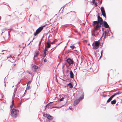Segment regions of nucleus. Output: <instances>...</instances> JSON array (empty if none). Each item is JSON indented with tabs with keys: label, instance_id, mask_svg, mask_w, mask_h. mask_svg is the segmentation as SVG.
<instances>
[{
	"label": "nucleus",
	"instance_id": "nucleus-1",
	"mask_svg": "<svg viewBox=\"0 0 122 122\" xmlns=\"http://www.w3.org/2000/svg\"><path fill=\"white\" fill-rule=\"evenodd\" d=\"M100 45V43L98 41H94L92 44V48L96 50L98 48Z\"/></svg>",
	"mask_w": 122,
	"mask_h": 122
},
{
	"label": "nucleus",
	"instance_id": "nucleus-2",
	"mask_svg": "<svg viewBox=\"0 0 122 122\" xmlns=\"http://www.w3.org/2000/svg\"><path fill=\"white\" fill-rule=\"evenodd\" d=\"M17 110L16 109L13 108L11 112V115L13 117H15L17 116Z\"/></svg>",
	"mask_w": 122,
	"mask_h": 122
},
{
	"label": "nucleus",
	"instance_id": "nucleus-3",
	"mask_svg": "<svg viewBox=\"0 0 122 122\" xmlns=\"http://www.w3.org/2000/svg\"><path fill=\"white\" fill-rule=\"evenodd\" d=\"M9 29H7L6 28L4 29L3 30V32L2 34L5 32V31H6L5 33H6L5 36L7 37V38L9 37V33L10 31H7V30Z\"/></svg>",
	"mask_w": 122,
	"mask_h": 122
},
{
	"label": "nucleus",
	"instance_id": "nucleus-4",
	"mask_svg": "<svg viewBox=\"0 0 122 122\" xmlns=\"http://www.w3.org/2000/svg\"><path fill=\"white\" fill-rule=\"evenodd\" d=\"M104 27L106 28H109V30L108 31V33H110H110H111L112 35V33L111 32L110 30V28L109 27V26L108 24H107V23L106 22L104 21Z\"/></svg>",
	"mask_w": 122,
	"mask_h": 122
},
{
	"label": "nucleus",
	"instance_id": "nucleus-5",
	"mask_svg": "<svg viewBox=\"0 0 122 122\" xmlns=\"http://www.w3.org/2000/svg\"><path fill=\"white\" fill-rule=\"evenodd\" d=\"M102 24H97L96 26L95 25L94 27V29L95 30H99L100 28L101 27Z\"/></svg>",
	"mask_w": 122,
	"mask_h": 122
},
{
	"label": "nucleus",
	"instance_id": "nucleus-6",
	"mask_svg": "<svg viewBox=\"0 0 122 122\" xmlns=\"http://www.w3.org/2000/svg\"><path fill=\"white\" fill-rule=\"evenodd\" d=\"M68 64L69 66H70L71 64H73L74 63L73 61L70 58H68L66 61Z\"/></svg>",
	"mask_w": 122,
	"mask_h": 122
},
{
	"label": "nucleus",
	"instance_id": "nucleus-7",
	"mask_svg": "<svg viewBox=\"0 0 122 122\" xmlns=\"http://www.w3.org/2000/svg\"><path fill=\"white\" fill-rule=\"evenodd\" d=\"M101 10L103 16L106 18V15L104 9L103 7H102L101 8Z\"/></svg>",
	"mask_w": 122,
	"mask_h": 122
},
{
	"label": "nucleus",
	"instance_id": "nucleus-8",
	"mask_svg": "<svg viewBox=\"0 0 122 122\" xmlns=\"http://www.w3.org/2000/svg\"><path fill=\"white\" fill-rule=\"evenodd\" d=\"M97 20L98 21V22L99 24H103V20L102 18L100 16L98 15L97 16Z\"/></svg>",
	"mask_w": 122,
	"mask_h": 122
},
{
	"label": "nucleus",
	"instance_id": "nucleus-9",
	"mask_svg": "<svg viewBox=\"0 0 122 122\" xmlns=\"http://www.w3.org/2000/svg\"><path fill=\"white\" fill-rule=\"evenodd\" d=\"M80 100H79L77 99L74 101L73 103V105L74 106L76 105L80 102Z\"/></svg>",
	"mask_w": 122,
	"mask_h": 122
},
{
	"label": "nucleus",
	"instance_id": "nucleus-10",
	"mask_svg": "<svg viewBox=\"0 0 122 122\" xmlns=\"http://www.w3.org/2000/svg\"><path fill=\"white\" fill-rule=\"evenodd\" d=\"M56 103L55 102H50L47 104L46 107L47 106H52L53 105H56Z\"/></svg>",
	"mask_w": 122,
	"mask_h": 122
},
{
	"label": "nucleus",
	"instance_id": "nucleus-11",
	"mask_svg": "<svg viewBox=\"0 0 122 122\" xmlns=\"http://www.w3.org/2000/svg\"><path fill=\"white\" fill-rule=\"evenodd\" d=\"M47 9V6L46 5L43 6L41 8V11H45Z\"/></svg>",
	"mask_w": 122,
	"mask_h": 122
},
{
	"label": "nucleus",
	"instance_id": "nucleus-12",
	"mask_svg": "<svg viewBox=\"0 0 122 122\" xmlns=\"http://www.w3.org/2000/svg\"><path fill=\"white\" fill-rule=\"evenodd\" d=\"M45 26V25H43L42 26H41L39 27L37 30H38L40 31V32L43 29V27Z\"/></svg>",
	"mask_w": 122,
	"mask_h": 122
},
{
	"label": "nucleus",
	"instance_id": "nucleus-13",
	"mask_svg": "<svg viewBox=\"0 0 122 122\" xmlns=\"http://www.w3.org/2000/svg\"><path fill=\"white\" fill-rule=\"evenodd\" d=\"M84 93H82L81 96L78 99L79 100H80V101L83 99L84 98Z\"/></svg>",
	"mask_w": 122,
	"mask_h": 122
},
{
	"label": "nucleus",
	"instance_id": "nucleus-14",
	"mask_svg": "<svg viewBox=\"0 0 122 122\" xmlns=\"http://www.w3.org/2000/svg\"><path fill=\"white\" fill-rule=\"evenodd\" d=\"M96 30L95 31V30H94L92 31V30L91 31L92 34V36L96 37Z\"/></svg>",
	"mask_w": 122,
	"mask_h": 122
},
{
	"label": "nucleus",
	"instance_id": "nucleus-15",
	"mask_svg": "<svg viewBox=\"0 0 122 122\" xmlns=\"http://www.w3.org/2000/svg\"><path fill=\"white\" fill-rule=\"evenodd\" d=\"M14 104V100H12V104L10 106V110H11L12 108L13 107Z\"/></svg>",
	"mask_w": 122,
	"mask_h": 122
},
{
	"label": "nucleus",
	"instance_id": "nucleus-16",
	"mask_svg": "<svg viewBox=\"0 0 122 122\" xmlns=\"http://www.w3.org/2000/svg\"><path fill=\"white\" fill-rule=\"evenodd\" d=\"M32 68L34 69V71H36V70L38 69V67L37 66L34 65L32 66Z\"/></svg>",
	"mask_w": 122,
	"mask_h": 122
},
{
	"label": "nucleus",
	"instance_id": "nucleus-17",
	"mask_svg": "<svg viewBox=\"0 0 122 122\" xmlns=\"http://www.w3.org/2000/svg\"><path fill=\"white\" fill-rule=\"evenodd\" d=\"M70 77L73 78L74 77V74L71 71L70 72Z\"/></svg>",
	"mask_w": 122,
	"mask_h": 122
},
{
	"label": "nucleus",
	"instance_id": "nucleus-18",
	"mask_svg": "<svg viewBox=\"0 0 122 122\" xmlns=\"http://www.w3.org/2000/svg\"><path fill=\"white\" fill-rule=\"evenodd\" d=\"M97 24H99V23L98 22V21H94L92 25L94 26L95 25H97Z\"/></svg>",
	"mask_w": 122,
	"mask_h": 122
},
{
	"label": "nucleus",
	"instance_id": "nucleus-19",
	"mask_svg": "<svg viewBox=\"0 0 122 122\" xmlns=\"http://www.w3.org/2000/svg\"><path fill=\"white\" fill-rule=\"evenodd\" d=\"M14 56H13V57L12 56H10L9 57H7V58L8 59L9 58H10V59L11 60L10 61H10L11 62H13L12 61H12V60H14Z\"/></svg>",
	"mask_w": 122,
	"mask_h": 122
},
{
	"label": "nucleus",
	"instance_id": "nucleus-20",
	"mask_svg": "<svg viewBox=\"0 0 122 122\" xmlns=\"http://www.w3.org/2000/svg\"><path fill=\"white\" fill-rule=\"evenodd\" d=\"M40 32L38 30H36L35 32L34 33V36L37 35Z\"/></svg>",
	"mask_w": 122,
	"mask_h": 122
},
{
	"label": "nucleus",
	"instance_id": "nucleus-21",
	"mask_svg": "<svg viewBox=\"0 0 122 122\" xmlns=\"http://www.w3.org/2000/svg\"><path fill=\"white\" fill-rule=\"evenodd\" d=\"M67 85L69 86V88H71L73 87V86L71 84V83H69Z\"/></svg>",
	"mask_w": 122,
	"mask_h": 122
},
{
	"label": "nucleus",
	"instance_id": "nucleus-22",
	"mask_svg": "<svg viewBox=\"0 0 122 122\" xmlns=\"http://www.w3.org/2000/svg\"><path fill=\"white\" fill-rule=\"evenodd\" d=\"M116 102V100L114 99L111 102V103L112 104H115Z\"/></svg>",
	"mask_w": 122,
	"mask_h": 122
},
{
	"label": "nucleus",
	"instance_id": "nucleus-23",
	"mask_svg": "<svg viewBox=\"0 0 122 122\" xmlns=\"http://www.w3.org/2000/svg\"><path fill=\"white\" fill-rule=\"evenodd\" d=\"M47 48H49L50 47L51 45L49 43V41L47 42Z\"/></svg>",
	"mask_w": 122,
	"mask_h": 122
},
{
	"label": "nucleus",
	"instance_id": "nucleus-24",
	"mask_svg": "<svg viewBox=\"0 0 122 122\" xmlns=\"http://www.w3.org/2000/svg\"><path fill=\"white\" fill-rule=\"evenodd\" d=\"M63 96H65L63 95H62L60 97V101H62L63 100V99H64V97H62Z\"/></svg>",
	"mask_w": 122,
	"mask_h": 122
},
{
	"label": "nucleus",
	"instance_id": "nucleus-25",
	"mask_svg": "<svg viewBox=\"0 0 122 122\" xmlns=\"http://www.w3.org/2000/svg\"><path fill=\"white\" fill-rule=\"evenodd\" d=\"M47 118L49 120H51L53 119V117L50 116L49 115H48V117H47Z\"/></svg>",
	"mask_w": 122,
	"mask_h": 122
},
{
	"label": "nucleus",
	"instance_id": "nucleus-26",
	"mask_svg": "<svg viewBox=\"0 0 122 122\" xmlns=\"http://www.w3.org/2000/svg\"><path fill=\"white\" fill-rule=\"evenodd\" d=\"M112 98L110 97L107 101V102L108 103L109 102L112 100Z\"/></svg>",
	"mask_w": 122,
	"mask_h": 122
},
{
	"label": "nucleus",
	"instance_id": "nucleus-27",
	"mask_svg": "<svg viewBox=\"0 0 122 122\" xmlns=\"http://www.w3.org/2000/svg\"><path fill=\"white\" fill-rule=\"evenodd\" d=\"M46 45L45 44V47L44 49V52H47L48 50H47V49L46 48Z\"/></svg>",
	"mask_w": 122,
	"mask_h": 122
},
{
	"label": "nucleus",
	"instance_id": "nucleus-28",
	"mask_svg": "<svg viewBox=\"0 0 122 122\" xmlns=\"http://www.w3.org/2000/svg\"><path fill=\"white\" fill-rule=\"evenodd\" d=\"M43 56L44 57H45L46 56L47 54V52H43Z\"/></svg>",
	"mask_w": 122,
	"mask_h": 122
},
{
	"label": "nucleus",
	"instance_id": "nucleus-29",
	"mask_svg": "<svg viewBox=\"0 0 122 122\" xmlns=\"http://www.w3.org/2000/svg\"><path fill=\"white\" fill-rule=\"evenodd\" d=\"M81 61V63L82 62V59L81 58H79L78 60H77L78 63L79 61Z\"/></svg>",
	"mask_w": 122,
	"mask_h": 122
},
{
	"label": "nucleus",
	"instance_id": "nucleus-30",
	"mask_svg": "<svg viewBox=\"0 0 122 122\" xmlns=\"http://www.w3.org/2000/svg\"><path fill=\"white\" fill-rule=\"evenodd\" d=\"M121 93V92H120V91H118V92H117L115 94L116 95H119V94H120Z\"/></svg>",
	"mask_w": 122,
	"mask_h": 122
},
{
	"label": "nucleus",
	"instance_id": "nucleus-31",
	"mask_svg": "<svg viewBox=\"0 0 122 122\" xmlns=\"http://www.w3.org/2000/svg\"><path fill=\"white\" fill-rule=\"evenodd\" d=\"M34 18L35 19L37 20V19H38L39 18L38 16V17H37L35 15H34Z\"/></svg>",
	"mask_w": 122,
	"mask_h": 122
},
{
	"label": "nucleus",
	"instance_id": "nucleus-32",
	"mask_svg": "<svg viewBox=\"0 0 122 122\" xmlns=\"http://www.w3.org/2000/svg\"><path fill=\"white\" fill-rule=\"evenodd\" d=\"M48 114H44L43 115V116L44 117H47H47H48Z\"/></svg>",
	"mask_w": 122,
	"mask_h": 122
},
{
	"label": "nucleus",
	"instance_id": "nucleus-33",
	"mask_svg": "<svg viewBox=\"0 0 122 122\" xmlns=\"http://www.w3.org/2000/svg\"><path fill=\"white\" fill-rule=\"evenodd\" d=\"M116 96L115 94V93L114 94L112 95L111 97L112 98L114 97L115 96Z\"/></svg>",
	"mask_w": 122,
	"mask_h": 122
},
{
	"label": "nucleus",
	"instance_id": "nucleus-34",
	"mask_svg": "<svg viewBox=\"0 0 122 122\" xmlns=\"http://www.w3.org/2000/svg\"><path fill=\"white\" fill-rule=\"evenodd\" d=\"M38 54L37 53H35V54L34 55V57H36L37 55H38Z\"/></svg>",
	"mask_w": 122,
	"mask_h": 122
},
{
	"label": "nucleus",
	"instance_id": "nucleus-35",
	"mask_svg": "<svg viewBox=\"0 0 122 122\" xmlns=\"http://www.w3.org/2000/svg\"><path fill=\"white\" fill-rule=\"evenodd\" d=\"M70 47L71 48H72V49H73L75 47V46H70Z\"/></svg>",
	"mask_w": 122,
	"mask_h": 122
},
{
	"label": "nucleus",
	"instance_id": "nucleus-36",
	"mask_svg": "<svg viewBox=\"0 0 122 122\" xmlns=\"http://www.w3.org/2000/svg\"><path fill=\"white\" fill-rule=\"evenodd\" d=\"M16 90H17L16 89H15L14 91V93H13L14 95H15V92L16 91Z\"/></svg>",
	"mask_w": 122,
	"mask_h": 122
},
{
	"label": "nucleus",
	"instance_id": "nucleus-37",
	"mask_svg": "<svg viewBox=\"0 0 122 122\" xmlns=\"http://www.w3.org/2000/svg\"><path fill=\"white\" fill-rule=\"evenodd\" d=\"M31 82V81H29L28 83H27V85L28 86L29 84Z\"/></svg>",
	"mask_w": 122,
	"mask_h": 122
},
{
	"label": "nucleus",
	"instance_id": "nucleus-38",
	"mask_svg": "<svg viewBox=\"0 0 122 122\" xmlns=\"http://www.w3.org/2000/svg\"><path fill=\"white\" fill-rule=\"evenodd\" d=\"M94 4L95 6H97V2H95Z\"/></svg>",
	"mask_w": 122,
	"mask_h": 122
},
{
	"label": "nucleus",
	"instance_id": "nucleus-39",
	"mask_svg": "<svg viewBox=\"0 0 122 122\" xmlns=\"http://www.w3.org/2000/svg\"><path fill=\"white\" fill-rule=\"evenodd\" d=\"M3 57V56L2 55H1V54H0V59H1Z\"/></svg>",
	"mask_w": 122,
	"mask_h": 122
},
{
	"label": "nucleus",
	"instance_id": "nucleus-40",
	"mask_svg": "<svg viewBox=\"0 0 122 122\" xmlns=\"http://www.w3.org/2000/svg\"><path fill=\"white\" fill-rule=\"evenodd\" d=\"M42 38L41 40V41H40V42H39V45H40V44H41V41H42Z\"/></svg>",
	"mask_w": 122,
	"mask_h": 122
},
{
	"label": "nucleus",
	"instance_id": "nucleus-41",
	"mask_svg": "<svg viewBox=\"0 0 122 122\" xmlns=\"http://www.w3.org/2000/svg\"><path fill=\"white\" fill-rule=\"evenodd\" d=\"M96 36L97 35H98L99 34V33L98 32H97L96 33Z\"/></svg>",
	"mask_w": 122,
	"mask_h": 122
},
{
	"label": "nucleus",
	"instance_id": "nucleus-42",
	"mask_svg": "<svg viewBox=\"0 0 122 122\" xmlns=\"http://www.w3.org/2000/svg\"><path fill=\"white\" fill-rule=\"evenodd\" d=\"M103 53V50H102L101 51V55L100 57H101V56H102V53Z\"/></svg>",
	"mask_w": 122,
	"mask_h": 122
},
{
	"label": "nucleus",
	"instance_id": "nucleus-43",
	"mask_svg": "<svg viewBox=\"0 0 122 122\" xmlns=\"http://www.w3.org/2000/svg\"><path fill=\"white\" fill-rule=\"evenodd\" d=\"M47 61V60L46 59V58H45L44 59V61L45 62H46Z\"/></svg>",
	"mask_w": 122,
	"mask_h": 122
},
{
	"label": "nucleus",
	"instance_id": "nucleus-44",
	"mask_svg": "<svg viewBox=\"0 0 122 122\" xmlns=\"http://www.w3.org/2000/svg\"><path fill=\"white\" fill-rule=\"evenodd\" d=\"M104 33H105V37L106 36V34H107V32L106 31H104Z\"/></svg>",
	"mask_w": 122,
	"mask_h": 122
},
{
	"label": "nucleus",
	"instance_id": "nucleus-45",
	"mask_svg": "<svg viewBox=\"0 0 122 122\" xmlns=\"http://www.w3.org/2000/svg\"><path fill=\"white\" fill-rule=\"evenodd\" d=\"M6 77H5V79H4V83H6V81H5V79H6Z\"/></svg>",
	"mask_w": 122,
	"mask_h": 122
},
{
	"label": "nucleus",
	"instance_id": "nucleus-46",
	"mask_svg": "<svg viewBox=\"0 0 122 122\" xmlns=\"http://www.w3.org/2000/svg\"><path fill=\"white\" fill-rule=\"evenodd\" d=\"M102 96L104 97H105L107 96V95H104L103 94L102 95Z\"/></svg>",
	"mask_w": 122,
	"mask_h": 122
},
{
	"label": "nucleus",
	"instance_id": "nucleus-47",
	"mask_svg": "<svg viewBox=\"0 0 122 122\" xmlns=\"http://www.w3.org/2000/svg\"><path fill=\"white\" fill-rule=\"evenodd\" d=\"M108 35L107 34H106V36L105 37H106V36H108Z\"/></svg>",
	"mask_w": 122,
	"mask_h": 122
},
{
	"label": "nucleus",
	"instance_id": "nucleus-48",
	"mask_svg": "<svg viewBox=\"0 0 122 122\" xmlns=\"http://www.w3.org/2000/svg\"><path fill=\"white\" fill-rule=\"evenodd\" d=\"M28 73L29 74H30L31 75H32V73H31H31H30L29 72H28Z\"/></svg>",
	"mask_w": 122,
	"mask_h": 122
},
{
	"label": "nucleus",
	"instance_id": "nucleus-49",
	"mask_svg": "<svg viewBox=\"0 0 122 122\" xmlns=\"http://www.w3.org/2000/svg\"><path fill=\"white\" fill-rule=\"evenodd\" d=\"M54 42V41H53L51 43V44H52Z\"/></svg>",
	"mask_w": 122,
	"mask_h": 122
},
{
	"label": "nucleus",
	"instance_id": "nucleus-50",
	"mask_svg": "<svg viewBox=\"0 0 122 122\" xmlns=\"http://www.w3.org/2000/svg\"><path fill=\"white\" fill-rule=\"evenodd\" d=\"M2 51V52H4V51H5V50H3Z\"/></svg>",
	"mask_w": 122,
	"mask_h": 122
},
{
	"label": "nucleus",
	"instance_id": "nucleus-51",
	"mask_svg": "<svg viewBox=\"0 0 122 122\" xmlns=\"http://www.w3.org/2000/svg\"><path fill=\"white\" fill-rule=\"evenodd\" d=\"M35 57H34V58H33V60H34H34H35Z\"/></svg>",
	"mask_w": 122,
	"mask_h": 122
},
{
	"label": "nucleus",
	"instance_id": "nucleus-52",
	"mask_svg": "<svg viewBox=\"0 0 122 122\" xmlns=\"http://www.w3.org/2000/svg\"><path fill=\"white\" fill-rule=\"evenodd\" d=\"M1 55H2L4 54V53H1Z\"/></svg>",
	"mask_w": 122,
	"mask_h": 122
},
{
	"label": "nucleus",
	"instance_id": "nucleus-53",
	"mask_svg": "<svg viewBox=\"0 0 122 122\" xmlns=\"http://www.w3.org/2000/svg\"><path fill=\"white\" fill-rule=\"evenodd\" d=\"M6 83H5V87L6 86V84H5Z\"/></svg>",
	"mask_w": 122,
	"mask_h": 122
},
{
	"label": "nucleus",
	"instance_id": "nucleus-54",
	"mask_svg": "<svg viewBox=\"0 0 122 122\" xmlns=\"http://www.w3.org/2000/svg\"><path fill=\"white\" fill-rule=\"evenodd\" d=\"M29 87H29V86L28 87V89H29Z\"/></svg>",
	"mask_w": 122,
	"mask_h": 122
},
{
	"label": "nucleus",
	"instance_id": "nucleus-55",
	"mask_svg": "<svg viewBox=\"0 0 122 122\" xmlns=\"http://www.w3.org/2000/svg\"><path fill=\"white\" fill-rule=\"evenodd\" d=\"M15 65H13V66L14 67V66H15Z\"/></svg>",
	"mask_w": 122,
	"mask_h": 122
},
{
	"label": "nucleus",
	"instance_id": "nucleus-56",
	"mask_svg": "<svg viewBox=\"0 0 122 122\" xmlns=\"http://www.w3.org/2000/svg\"><path fill=\"white\" fill-rule=\"evenodd\" d=\"M55 41V40H54L53 41H54V42Z\"/></svg>",
	"mask_w": 122,
	"mask_h": 122
},
{
	"label": "nucleus",
	"instance_id": "nucleus-57",
	"mask_svg": "<svg viewBox=\"0 0 122 122\" xmlns=\"http://www.w3.org/2000/svg\"><path fill=\"white\" fill-rule=\"evenodd\" d=\"M106 37H105L104 36L103 38L104 39H105L106 38Z\"/></svg>",
	"mask_w": 122,
	"mask_h": 122
},
{
	"label": "nucleus",
	"instance_id": "nucleus-58",
	"mask_svg": "<svg viewBox=\"0 0 122 122\" xmlns=\"http://www.w3.org/2000/svg\"><path fill=\"white\" fill-rule=\"evenodd\" d=\"M31 42V41L30 42V43L29 44H28V45H29V44H30V43Z\"/></svg>",
	"mask_w": 122,
	"mask_h": 122
},
{
	"label": "nucleus",
	"instance_id": "nucleus-59",
	"mask_svg": "<svg viewBox=\"0 0 122 122\" xmlns=\"http://www.w3.org/2000/svg\"><path fill=\"white\" fill-rule=\"evenodd\" d=\"M11 16V15H9L8 16Z\"/></svg>",
	"mask_w": 122,
	"mask_h": 122
},
{
	"label": "nucleus",
	"instance_id": "nucleus-60",
	"mask_svg": "<svg viewBox=\"0 0 122 122\" xmlns=\"http://www.w3.org/2000/svg\"><path fill=\"white\" fill-rule=\"evenodd\" d=\"M31 15H30V16Z\"/></svg>",
	"mask_w": 122,
	"mask_h": 122
},
{
	"label": "nucleus",
	"instance_id": "nucleus-61",
	"mask_svg": "<svg viewBox=\"0 0 122 122\" xmlns=\"http://www.w3.org/2000/svg\"><path fill=\"white\" fill-rule=\"evenodd\" d=\"M108 76H109V74H108Z\"/></svg>",
	"mask_w": 122,
	"mask_h": 122
},
{
	"label": "nucleus",
	"instance_id": "nucleus-62",
	"mask_svg": "<svg viewBox=\"0 0 122 122\" xmlns=\"http://www.w3.org/2000/svg\"><path fill=\"white\" fill-rule=\"evenodd\" d=\"M43 37H44V36H43L42 37V38H43Z\"/></svg>",
	"mask_w": 122,
	"mask_h": 122
},
{
	"label": "nucleus",
	"instance_id": "nucleus-63",
	"mask_svg": "<svg viewBox=\"0 0 122 122\" xmlns=\"http://www.w3.org/2000/svg\"><path fill=\"white\" fill-rule=\"evenodd\" d=\"M20 82H20H19L18 83V84H19Z\"/></svg>",
	"mask_w": 122,
	"mask_h": 122
},
{
	"label": "nucleus",
	"instance_id": "nucleus-64",
	"mask_svg": "<svg viewBox=\"0 0 122 122\" xmlns=\"http://www.w3.org/2000/svg\"><path fill=\"white\" fill-rule=\"evenodd\" d=\"M34 39V38L33 39V40Z\"/></svg>",
	"mask_w": 122,
	"mask_h": 122
}]
</instances>
